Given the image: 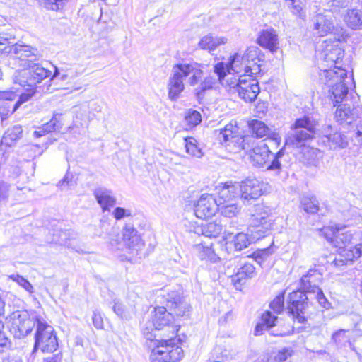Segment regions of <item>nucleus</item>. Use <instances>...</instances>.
<instances>
[{
    "instance_id": "5",
    "label": "nucleus",
    "mask_w": 362,
    "mask_h": 362,
    "mask_svg": "<svg viewBox=\"0 0 362 362\" xmlns=\"http://www.w3.org/2000/svg\"><path fill=\"white\" fill-rule=\"evenodd\" d=\"M274 218L271 210L263 204H257L252 214L248 231L252 240L257 241L272 234Z\"/></svg>"
},
{
    "instance_id": "60",
    "label": "nucleus",
    "mask_w": 362,
    "mask_h": 362,
    "mask_svg": "<svg viewBox=\"0 0 362 362\" xmlns=\"http://www.w3.org/2000/svg\"><path fill=\"white\" fill-rule=\"evenodd\" d=\"M11 345V341L4 331V324L0 320V346L8 347Z\"/></svg>"
},
{
    "instance_id": "20",
    "label": "nucleus",
    "mask_w": 362,
    "mask_h": 362,
    "mask_svg": "<svg viewBox=\"0 0 362 362\" xmlns=\"http://www.w3.org/2000/svg\"><path fill=\"white\" fill-rule=\"evenodd\" d=\"M261 51L257 47H250L247 49L245 52L240 55L238 53H235L230 57V65L233 64H238L240 71L241 66L252 64V62H260L263 61L260 56Z\"/></svg>"
},
{
    "instance_id": "49",
    "label": "nucleus",
    "mask_w": 362,
    "mask_h": 362,
    "mask_svg": "<svg viewBox=\"0 0 362 362\" xmlns=\"http://www.w3.org/2000/svg\"><path fill=\"white\" fill-rule=\"evenodd\" d=\"M285 293V291L281 292L269 304L270 308L276 314L281 313L284 309Z\"/></svg>"
},
{
    "instance_id": "38",
    "label": "nucleus",
    "mask_w": 362,
    "mask_h": 362,
    "mask_svg": "<svg viewBox=\"0 0 362 362\" xmlns=\"http://www.w3.org/2000/svg\"><path fill=\"white\" fill-rule=\"evenodd\" d=\"M344 21L351 29H361L362 11L357 8L349 10L344 16Z\"/></svg>"
},
{
    "instance_id": "24",
    "label": "nucleus",
    "mask_w": 362,
    "mask_h": 362,
    "mask_svg": "<svg viewBox=\"0 0 362 362\" xmlns=\"http://www.w3.org/2000/svg\"><path fill=\"white\" fill-rule=\"evenodd\" d=\"M111 190L105 187H98L93 191V195L103 212L110 211L116 204V199Z\"/></svg>"
},
{
    "instance_id": "61",
    "label": "nucleus",
    "mask_w": 362,
    "mask_h": 362,
    "mask_svg": "<svg viewBox=\"0 0 362 362\" xmlns=\"http://www.w3.org/2000/svg\"><path fill=\"white\" fill-rule=\"evenodd\" d=\"M315 298L318 301L319 304L325 309H329L331 306V303L328 301L327 298L325 297L322 290H318V291L315 292Z\"/></svg>"
},
{
    "instance_id": "62",
    "label": "nucleus",
    "mask_w": 362,
    "mask_h": 362,
    "mask_svg": "<svg viewBox=\"0 0 362 362\" xmlns=\"http://www.w3.org/2000/svg\"><path fill=\"white\" fill-rule=\"evenodd\" d=\"M293 354V350L291 348H283L276 353L280 362L286 361Z\"/></svg>"
},
{
    "instance_id": "53",
    "label": "nucleus",
    "mask_w": 362,
    "mask_h": 362,
    "mask_svg": "<svg viewBox=\"0 0 362 362\" xmlns=\"http://www.w3.org/2000/svg\"><path fill=\"white\" fill-rule=\"evenodd\" d=\"M349 319L351 322L354 329L362 335V315L357 313H351Z\"/></svg>"
},
{
    "instance_id": "64",
    "label": "nucleus",
    "mask_w": 362,
    "mask_h": 362,
    "mask_svg": "<svg viewBox=\"0 0 362 362\" xmlns=\"http://www.w3.org/2000/svg\"><path fill=\"white\" fill-rule=\"evenodd\" d=\"M93 324L97 329H102L103 327V320L101 315L96 311L93 312L92 317Z\"/></svg>"
},
{
    "instance_id": "14",
    "label": "nucleus",
    "mask_w": 362,
    "mask_h": 362,
    "mask_svg": "<svg viewBox=\"0 0 362 362\" xmlns=\"http://www.w3.org/2000/svg\"><path fill=\"white\" fill-rule=\"evenodd\" d=\"M307 293L304 290H297L290 293L288 296V313L299 323H304L307 320L305 315L310 304Z\"/></svg>"
},
{
    "instance_id": "13",
    "label": "nucleus",
    "mask_w": 362,
    "mask_h": 362,
    "mask_svg": "<svg viewBox=\"0 0 362 362\" xmlns=\"http://www.w3.org/2000/svg\"><path fill=\"white\" fill-rule=\"evenodd\" d=\"M358 230L347 229L345 225L335 224L324 227L321 232L325 238L340 249H349L351 244H356V233Z\"/></svg>"
},
{
    "instance_id": "39",
    "label": "nucleus",
    "mask_w": 362,
    "mask_h": 362,
    "mask_svg": "<svg viewBox=\"0 0 362 362\" xmlns=\"http://www.w3.org/2000/svg\"><path fill=\"white\" fill-rule=\"evenodd\" d=\"M248 127L252 136L257 138H262L269 135L270 129L267 124L258 119H253L248 122Z\"/></svg>"
},
{
    "instance_id": "34",
    "label": "nucleus",
    "mask_w": 362,
    "mask_h": 362,
    "mask_svg": "<svg viewBox=\"0 0 362 362\" xmlns=\"http://www.w3.org/2000/svg\"><path fill=\"white\" fill-rule=\"evenodd\" d=\"M23 136V129L19 124L14 125L8 128L5 132L1 142L8 146H12L16 141L21 139Z\"/></svg>"
},
{
    "instance_id": "55",
    "label": "nucleus",
    "mask_w": 362,
    "mask_h": 362,
    "mask_svg": "<svg viewBox=\"0 0 362 362\" xmlns=\"http://www.w3.org/2000/svg\"><path fill=\"white\" fill-rule=\"evenodd\" d=\"M326 6L331 11H337L348 6V0H325Z\"/></svg>"
},
{
    "instance_id": "57",
    "label": "nucleus",
    "mask_w": 362,
    "mask_h": 362,
    "mask_svg": "<svg viewBox=\"0 0 362 362\" xmlns=\"http://www.w3.org/2000/svg\"><path fill=\"white\" fill-rule=\"evenodd\" d=\"M73 175L69 172H67L64 178L62 179L57 184V186L61 189V190H64L68 189L69 187L73 186L74 182L73 181Z\"/></svg>"
},
{
    "instance_id": "10",
    "label": "nucleus",
    "mask_w": 362,
    "mask_h": 362,
    "mask_svg": "<svg viewBox=\"0 0 362 362\" xmlns=\"http://www.w3.org/2000/svg\"><path fill=\"white\" fill-rule=\"evenodd\" d=\"M323 75L326 78L325 83L329 87V93L334 106L346 100L349 88L344 80L346 78V71L339 69V71L332 69H325Z\"/></svg>"
},
{
    "instance_id": "19",
    "label": "nucleus",
    "mask_w": 362,
    "mask_h": 362,
    "mask_svg": "<svg viewBox=\"0 0 362 362\" xmlns=\"http://www.w3.org/2000/svg\"><path fill=\"white\" fill-rule=\"evenodd\" d=\"M263 183L256 178H247L239 185L240 197L244 203L250 204L262 194Z\"/></svg>"
},
{
    "instance_id": "25",
    "label": "nucleus",
    "mask_w": 362,
    "mask_h": 362,
    "mask_svg": "<svg viewBox=\"0 0 362 362\" xmlns=\"http://www.w3.org/2000/svg\"><path fill=\"white\" fill-rule=\"evenodd\" d=\"M278 317L271 311L264 312L260 317V321L257 323L254 329V335H262L265 331H270L276 327Z\"/></svg>"
},
{
    "instance_id": "2",
    "label": "nucleus",
    "mask_w": 362,
    "mask_h": 362,
    "mask_svg": "<svg viewBox=\"0 0 362 362\" xmlns=\"http://www.w3.org/2000/svg\"><path fill=\"white\" fill-rule=\"evenodd\" d=\"M164 298L166 307L155 308L151 320L147 322L141 329L143 336L148 341H153L156 339L155 330L164 329H168L169 334H172V336L168 334L166 339L173 337L179 329L177 326L173 325V315L183 317L190 310L189 305L185 302L176 291L168 293Z\"/></svg>"
},
{
    "instance_id": "46",
    "label": "nucleus",
    "mask_w": 362,
    "mask_h": 362,
    "mask_svg": "<svg viewBox=\"0 0 362 362\" xmlns=\"http://www.w3.org/2000/svg\"><path fill=\"white\" fill-rule=\"evenodd\" d=\"M202 122V115L196 110L189 109L185 114V122L188 128L192 129Z\"/></svg>"
},
{
    "instance_id": "48",
    "label": "nucleus",
    "mask_w": 362,
    "mask_h": 362,
    "mask_svg": "<svg viewBox=\"0 0 362 362\" xmlns=\"http://www.w3.org/2000/svg\"><path fill=\"white\" fill-rule=\"evenodd\" d=\"M261 66L262 65L259 64V62H252V64H251L245 65V66H243L244 74L240 76L246 78L256 79L255 76H258L261 74Z\"/></svg>"
},
{
    "instance_id": "4",
    "label": "nucleus",
    "mask_w": 362,
    "mask_h": 362,
    "mask_svg": "<svg viewBox=\"0 0 362 362\" xmlns=\"http://www.w3.org/2000/svg\"><path fill=\"white\" fill-rule=\"evenodd\" d=\"M253 165L258 167L267 165V170L273 171L274 175H279L281 173L287 174L286 166L281 163V159L284 156V149L281 148L276 153L274 154L269 148L267 144L261 143L257 146L251 147L247 152Z\"/></svg>"
},
{
    "instance_id": "42",
    "label": "nucleus",
    "mask_w": 362,
    "mask_h": 362,
    "mask_svg": "<svg viewBox=\"0 0 362 362\" xmlns=\"http://www.w3.org/2000/svg\"><path fill=\"white\" fill-rule=\"evenodd\" d=\"M107 294L110 299L112 300L114 305L112 310L114 313L121 319L129 320L130 318L129 314L124 305L119 299L114 297V293L112 291H107Z\"/></svg>"
},
{
    "instance_id": "17",
    "label": "nucleus",
    "mask_w": 362,
    "mask_h": 362,
    "mask_svg": "<svg viewBox=\"0 0 362 362\" xmlns=\"http://www.w3.org/2000/svg\"><path fill=\"white\" fill-rule=\"evenodd\" d=\"M220 204L212 194H202L194 204V214L198 218L206 219L214 216Z\"/></svg>"
},
{
    "instance_id": "51",
    "label": "nucleus",
    "mask_w": 362,
    "mask_h": 362,
    "mask_svg": "<svg viewBox=\"0 0 362 362\" xmlns=\"http://www.w3.org/2000/svg\"><path fill=\"white\" fill-rule=\"evenodd\" d=\"M10 279L23 287L30 294H32L34 292V288L32 284L23 276L19 274H12L10 276Z\"/></svg>"
},
{
    "instance_id": "54",
    "label": "nucleus",
    "mask_w": 362,
    "mask_h": 362,
    "mask_svg": "<svg viewBox=\"0 0 362 362\" xmlns=\"http://www.w3.org/2000/svg\"><path fill=\"white\" fill-rule=\"evenodd\" d=\"M293 333V327H277L273 328L269 332L270 335L274 337H286Z\"/></svg>"
},
{
    "instance_id": "29",
    "label": "nucleus",
    "mask_w": 362,
    "mask_h": 362,
    "mask_svg": "<svg viewBox=\"0 0 362 362\" xmlns=\"http://www.w3.org/2000/svg\"><path fill=\"white\" fill-rule=\"evenodd\" d=\"M230 240L227 242L229 247H233L235 251H241L247 248L255 240L248 233L240 232L235 235L230 234L228 237Z\"/></svg>"
},
{
    "instance_id": "22",
    "label": "nucleus",
    "mask_w": 362,
    "mask_h": 362,
    "mask_svg": "<svg viewBox=\"0 0 362 362\" xmlns=\"http://www.w3.org/2000/svg\"><path fill=\"white\" fill-rule=\"evenodd\" d=\"M255 275V267L251 263H245L231 276V281L237 290H241L247 281Z\"/></svg>"
},
{
    "instance_id": "11",
    "label": "nucleus",
    "mask_w": 362,
    "mask_h": 362,
    "mask_svg": "<svg viewBox=\"0 0 362 362\" xmlns=\"http://www.w3.org/2000/svg\"><path fill=\"white\" fill-rule=\"evenodd\" d=\"M358 110L346 103L338 105L335 112L336 121L348 131L355 132L356 138L362 144V118H358Z\"/></svg>"
},
{
    "instance_id": "56",
    "label": "nucleus",
    "mask_w": 362,
    "mask_h": 362,
    "mask_svg": "<svg viewBox=\"0 0 362 362\" xmlns=\"http://www.w3.org/2000/svg\"><path fill=\"white\" fill-rule=\"evenodd\" d=\"M288 6L293 14L300 18L305 16L302 4L299 0H292L289 3Z\"/></svg>"
},
{
    "instance_id": "9",
    "label": "nucleus",
    "mask_w": 362,
    "mask_h": 362,
    "mask_svg": "<svg viewBox=\"0 0 362 362\" xmlns=\"http://www.w3.org/2000/svg\"><path fill=\"white\" fill-rule=\"evenodd\" d=\"M238 129V127L236 125L229 123L220 130L218 139L230 153H238L242 150L247 153L254 139L249 135L237 134Z\"/></svg>"
},
{
    "instance_id": "27",
    "label": "nucleus",
    "mask_w": 362,
    "mask_h": 362,
    "mask_svg": "<svg viewBox=\"0 0 362 362\" xmlns=\"http://www.w3.org/2000/svg\"><path fill=\"white\" fill-rule=\"evenodd\" d=\"M330 132L325 136L324 143L327 144L330 149H336L337 148H344L348 145L347 136L341 132H332V127H328Z\"/></svg>"
},
{
    "instance_id": "30",
    "label": "nucleus",
    "mask_w": 362,
    "mask_h": 362,
    "mask_svg": "<svg viewBox=\"0 0 362 362\" xmlns=\"http://www.w3.org/2000/svg\"><path fill=\"white\" fill-rule=\"evenodd\" d=\"M124 244L129 248L134 247L141 242V237L137 230L130 223H127L122 230Z\"/></svg>"
},
{
    "instance_id": "44",
    "label": "nucleus",
    "mask_w": 362,
    "mask_h": 362,
    "mask_svg": "<svg viewBox=\"0 0 362 362\" xmlns=\"http://www.w3.org/2000/svg\"><path fill=\"white\" fill-rule=\"evenodd\" d=\"M356 244L350 246L346 253L349 259H358L362 256V230H358L356 233Z\"/></svg>"
},
{
    "instance_id": "58",
    "label": "nucleus",
    "mask_w": 362,
    "mask_h": 362,
    "mask_svg": "<svg viewBox=\"0 0 362 362\" xmlns=\"http://www.w3.org/2000/svg\"><path fill=\"white\" fill-rule=\"evenodd\" d=\"M112 215L117 221H119L122 218L131 216L132 211L129 209L117 206L114 209Z\"/></svg>"
},
{
    "instance_id": "33",
    "label": "nucleus",
    "mask_w": 362,
    "mask_h": 362,
    "mask_svg": "<svg viewBox=\"0 0 362 362\" xmlns=\"http://www.w3.org/2000/svg\"><path fill=\"white\" fill-rule=\"evenodd\" d=\"M197 256L201 260L209 261L211 263H216L220 260L219 257L216 254L212 245H204L198 244L195 245Z\"/></svg>"
},
{
    "instance_id": "3",
    "label": "nucleus",
    "mask_w": 362,
    "mask_h": 362,
    "mask_svg": "<svg viewBox=\"0 0 362 362\" xmlns=\"http://www.w3.org/2000/svg\"><path fill=\"white\" fill-rule=\"evenodd\" d=\"M171 72L168 82V98L172 101H176L184 90V78L189 76V84L195 86L199 83L204 74L202 65L194 62L175 64Z\"/></svg>"
},
{
    "instance_id": "63",
    "label": "nucleus",
    "mask_w": 362,
    "mask_h": 362,
    "mask_svg": "<svg viewBox=\"0 0 362 362\" xmlns=\"http://www.w3.org/2000/svg\"><path fill=\"white\" fill-rule=\"evenodd\" d=\"M10 185L5 181H0V202L6 201L8 197Z\"/></svg>"
},
{
    "instance_id": "28",
    "label": "nucleus",
    "mask_w": 362,
    "mask_h": 362,
    "mask_svg": "<svg viewBox=\"0 0 362 362\" xmlns=\"http://www.w3.org/2000/svg\"><path fill=\"white\" fill-rule=\"evenodd\" d=\"M62 114H54L52 119L47 123L39 127L33 133L35 137H41L46 134L59 131L62 127V123L60 121Z\"/></svg>"
},
{
    "instance_id": "47",
    "label": "nucleus",
    "mask_w": 362,
    "mask_h": 362,
    "mask_svg": "<svg viewBox=\"0 0 362 362\" xmlns=\"http://www.w3.org/2000/svg\"><path fill=\"white\" fill-rule=\"evenodd\" d=\"M348 333H349V329H340L332 334V340L338 346H345L346 343L351 346Z\"/></svg>"
},
{
    "instance_id": "31",
    "label": "nucleus",
    "mask_w": 362,
    "mask_h": 362,
    "mask_svg": "<svg viewBox=\"0 0 362 362\" xmlns=\"http://www.w3.org/2000/svg\"><path fill=\"white\" fill-rule=\"evenodd\" d=\"M238 64H233L230 65V59L227 64L223 62H218L214 66V72L216 75L217 80L221 83L228 74H231L232 71L238 73L240 72Z\"/></svg>"
},
{
    "instance_id": "50",
    "label": "nucleus",
    "mask_w": 362,
    "mask_h": 362,
    "mask_svg": "<svg viewBox=\"0 0 362 362\" xmlns=\"http://www.w3.org/2000/svg\"><path fill=\"white\" fill-rule=\"evenodd\" d=\"M272 253L273 250L270 247H268L267 248L255 251L252 253V257L259 264L262 265Z\"/></svg>"
},
{
    "instance_id": "40",
    "label": "nucleus",
    "mask_w": 362,
    "mask_h": 362,
    "mask_svg": "<svg viewBox=\"0 0 362 362\" xmlns=\"http://www.w3.org/2000/svg\"><path fill=\"white\" fill-rule=\"evenodd\" d=\"M220 205L218 206V211L221 214L227 218H233L236 216L240 211L241 207L238 205V204L234 201L231 202H218Z\"/></svg>"
},
{
    "instance_id": "6",
    "label": "nucleus",
    "mask_w": 362,
    "mask_h": 362,
    "mask_svg": "<svg viewBox=\"0 0 362 362\" xmlns=\"http://www.w3.org/2000/svg\"><path fill=\"white\" fill-rule=\"evenodd\" d=\"M44 319L37 315L30 314L27 310H16L8 317V328L16 339H23L30 335L37 324Z\"/></svg>"
},
{
    "instance_id": "36",
    "label": "nucleus",
    "mask_w": 362,
    "mask_h": 362,
    "mask_svg": "<svg viewBox=\"0 0 362 362\" xmlns=\"http://www.w3.org/2000/svg\"><path fill=\"white\" fill-rule=\"evenodd\" d=\"M226 42L227 39L226 37H220L214 38L212 35H207L200 40L199 47L202 49H206L211 52L215 50L218 46L226 44Z\"/></svg>"
},
{
    "instance_id": "15",
    "label": "nucleus",
    "mask_w": 362,
    "mask_h": 362,
    "mask_svg": "<svg viewBox=\"0 0 362 362\" xmlns=\"http://www.w3.org/2000/svg\"><path fill=\"white\" fill-rule=\"evenodd\" d=\"M229 86L238 93L241 99L249 103L255 101L260 91L257 79L246 78L241 76L238 78H231Z\"/></svg>"
},
{
    "instance_id": "45",
    "label": "nucleus",
    "mask_w": 362,
    "mask_h": 362,
    "mask_svg": "<svg viewBox=\"0 0 362 362\" xmlns=\"http://www.w3.org/2000/svg\"><path fill=\"white\" fill-rule=\"evenodd\" d=\"M185 146L186 152L197 158L203 156L202 151L197 145V141L194 137H186L185 139Z\"/></svg>"
},
{
    "instance_id": "7",
    "label": "nucleus",
    "mask_w": 362,
    "mask_h": 362,
    "mask_svg": "<svg viewBox=\"0 0 362 362\" xmlns=\"http://www.w3.org/2000/svg\"><path fill=\"white\" fill-rule=\"evenodd\" d=\"M154 341L155 347L150 355L151 362H177L183 357V350L177 346L180 339L170 337Z\"/></svg>"
},
{
    "instance_id": "21",
    "label": "nucleus",
    "mask_w": 362,
    "mask_h": 362,
    "mask_svg": "<svg viewBox=\"0 0 362 362\" xmlns=\"http://www.w3.org/2000/svg\"><path fill=\"white\" fill-rule=\"evenodd\" d=\"M322 280V274L315 269H310L300 279L301 288L308 293H313L321 290L320 284Z\"/></svg>"
},
{
    "instance_id": "35",
    "label": "nucleus",
    "mask_w": 362,
    "mask_h": 362,
    "mask_svg": "<svg viewBox=\"0 0 362 362\" xmlns=\"http://www.w3.org/2000/svg\"><path fill=\"white\" fill-rule=\"evenodd\" d=\"M300 206L308 214H316L320 211L319 201L314 195H303L300 199Z\"/></svg>"
},
{
    "instance_id": "18",
    "label": "nucleus",
    "mask_w": 362,
    "mask_h": 362,
    "mask_svg": "<svg viewBox=\"0 0 362 362\" xmlns=\"http://www.w3.org/2000/svg\"><path fill=\"white\" fill-rule=\"evenodd\" d=\"M339 44V40L334 37V40H325L322 45V58L331 67L341 62L344 58V51ZM334 68L339 69L337 66H334Z\"/></svg>"
},
{
    "instance_id": "37",
    "label": "nucleus",
    "mask_w": 362,
    "mask_h": 362,
    "mask_svg": "<svg viewBox=\"0 0 362 362\" xmlns=\"http://www.w3.org/2000/svg\"><path fill=\"white\" fill-rule=\"evenodd\" d=\"M198 230H199L204 236L216 238L222 233L223 226L220 221L215 220L213 222L203 224L199 228H198Z\"/></svg>"
},
{
    "instance_id": "12",
    "label": "nucleus",
    "mask_w": 362,
    "mask_h": 362,
    "mask_svg": "<svg viewBox=\"0 0 362 362\" xmlns=\"http://www.w3.org/2000/svg\"><path fill=\"white\" fill-rule=\"evenodd\" d=\"M291 129L294 132L286 137V146L296 148H301L313 139L315 126L308 117L297 119Z\"/></svg>"
},
{
    "instance_id": "8",
    "label": "nucleus",
    "mask_w": 362,
    "mask_h": 362,
    "mask_svg": "<svg viewBox=\"0 0 362 362\" xmlns=\"http://www.w3.org/2000/svg\"><path fill=\"white\" fill-rule=\"evenodd\" d=\"M59 347L57 333L52 326L44 319L38 322L34 334V344L31 356L38 350L44 354L54 353Z\"/></svg>"
},
{
    "instance_id": "16",
    "label": "nucleus",
    "mask_w": 362,
    "mask_h": 362,
    "mask_svg": "<svg viewBox=\"0 0 362 362\" xmlns=\"http://www.w3.org/2000/svg\"><path fill=\"white\" fill-rule=\"evenodd\" d=\"M7 54L19 59L21 66L25 67L34 62L39 60L41 55L37 48L25 44L16 43L6 47Z\"/></svg>"
},
{
    "instance_id": "32",
    "label": "nucleus",
    "mask_w": 362,
    "mask_h": 362,
    "mask_svg": "<svg viewBox=\"0 0 362 362\" xmlns=\"http://www.w3.org/2000/svg\"><path fill=\"white\" fill-rule=\"evenodd\" d=\"M218 80L215 75H208L204 77L199 86L194 89V94L197 100H202L204 97L205 92L211 90L217 84Z\"/></svg>"
},
{
    "instance_id": "1",
    "label": "nucleus",
    "mask_w": 362,
    "mask_h": 362,
    "mask_svg": "<svg viewBox=\"0 0 362 362\" xmlns=\"http://www.w3.org/2000/svg\"><path fill=\"white\" fill-rule=\"evenodd\" d=\"M26 68L15 72L13 79L25 91L17 95L12 91L0 92V117L14 113L24 103L28 102L36 93V86L51 75V71L35 62Z\"/></svg>"
},
{
    "instance_id": "23",
    "label": "nucleus",
    "mask_w": 362,
    "mask_h": 362,
    "mask_svg": "<svg viewBox=\"0 0 362 362\" xmlns=\"http://www.w3.org/2000/svg\"><path fill=\"white\" fill-rule=\"evenodd\" d=\"M313 21V35L317 37H324L329 33H332L334 28L332 21L322 14L315 16Z\"/></svg>"
},
{
    "instance_id": "26",
    "label": "nucleus",
    "mask_w": 362,
    "mask_h": 362,
    "mask_svg": "<svg viewBox=\"0 0 362 362\" xmlns=\"http://www.w3.org/2000/svg\"><path fill=\"white\" fill-rule=\"evenodd\" d=\"M257 42L262 47L274 52L277 48L278 35L272 28L263 30L260 32Z\"/></svg>"
},
{
    "instance_id": "52",
    "label": "nucleus",
    "mask_w": 362,
    "mask_h": 362,
    "mask_svg": "<svg viewBox=\"0 0 362 362\" xmlns=\"http://www.w3.org/2000/svg\"><path fill=\"white\" fill-rule=\"evenodd\" d=\"M47 9L57 11L63 7L64 0H37Z\"/></svg>"
},
{
    "instance_id": "43",
    "label": "nucleus",
    "mask_w": 362,
    "mask_h": 362,
    "mask_svg": "<svg viewBox=\"0 0 362 362\" xmlns=\"http://www.w3.org/2000/svg\"><path fill=\"white\" fill-rule=\"evenodd\" d=\"M235 187L234 185H229L227 183L219 191L218 202H231L235 201L234 198L238 197V193L235 192Z\"/></svg>"
},
{
    "instance_id": "41",
    "label": "nucleus",
    "mask_w": 362,
    "mask_h": 362,
    "mask_svg": "<svg viewBox=\"0 0 362 362\" xmlns=\"http://www.w3.org/2000/svg\"><path fill=\"white\" fill-rule=\"evenodd\" d=\"M74 233L69 230L54 229L52 241L60 245L70 247L69 241L73 238Z\"/></svg>"
},
{
    "instance_id": "59",
    "label": "nucleus",
    "mask_w": 362,
    "mask_h": 362,
    "mask_svg": "<svg viewBox=\"0 0 362 362\" xmlns=\"http://www.w3.org/2000/svg\"><path fill=\"white\" fill-rule=\"evenodd\" d=\"M349 249H344L342 252H344L343 255H340V257L339 258L336 257L333 262H332V264L335 266V267H342V266H344V265H346L348 264V262H354L356 259H349L348 257H347V252Z\"/></svg>"
}]
</instances>
